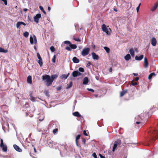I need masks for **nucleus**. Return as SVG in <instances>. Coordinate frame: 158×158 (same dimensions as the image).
Returning a JSON list of instances; mask_svg holds the SVG:
<instances>
[{"label":"nucleus","mask_w":158,"mask_h":158,"mask_svg":"<svg viewBox=\"0 0 158 158\" xmlns=\"http://www.w3.org/2000/svg\"><path fill=\"white\" fill-rule=\"evenodd\" d=\"M42 79L46 82V85L48 86L51 85L53 82V80H52L50 76L48 75L43 76Z\"/></svg>","instance_id":"nucleus-1"},{"label":"nucleus","mask_w":158,"mask_h":158,"mask_svg":"<svg viewBox=\"0 0 158 158\" xmlns=\"http://www.w3.org/2000/svg\"><path fill=\"white\" fill-rule=\"evenodd\" d=\"M108 26L107 27L105 24H103L101 26V28L103 32L106 33L107 35H109L110 34L111 30L110 28H108Z\"/></svg>","instance_id":"nucleus-2"},{"label":"nucleus","mask_w":158,"mask_h":158,"mask_svg":"<svg viewBox=\"0 0 158 158\" xmlns=\"http://www.w3.org/2000/svg\"><path fill=\"white\" fill-rule=\"evenodd\" d=\"M121 143V140L119 139H118L114 143L112 151L114 152L115 151L117 147L120 146Z\"/></svg>","instance_id":"nucleus-3"},{"label":"nucleus","mask_w":158,"mask_h":158,"mask_svg":"<svg viewBox=\"0 0 158 158\" xmlns=\"http://www.w3.org/2000/svg\"><path fill=\"white\" fill-rule=\"evenodd\" d=\"M0 142V147L2 148V150L3 152H6L7 151V147L6 144H4L3 140L2 139H1Z\"/></svg>","instance_id":"nucleus-4"},{"label":"nucleus","mask_w":158,"mask_h":158,"mask_svg":"<svg viewBox=\"0 0 158 158\" xmlns=\"http://www.w3.org/2000/svg\"><path fill=\"white\" fill-rule=\"evenodd\" d=\"M90 51V49L89 48H84L81 54L83 56H85L88 54Z\"/></svg>","instance_id":"nucleus-5"},{"label":"nucleus","mask_w":158,"mask_h":158,"mask_svg":"<svg viewBox=\"0 0 158 158\" xmlns=\"http://www.w3.org/2000/svg\"><path fill=\"white\" fill-rule=\"evenodd\" d=\"M30 41L31 44H36L37 43L36 38L35 36L33 35V36H30Z\"/></svg>","instance_id":"nucleus-6"},{"label":"nucleus","mask_w":158,"mask_h":158,"mask_svg":"<svg viewBox=\"0 0 158 158\" xmlns=\"http://www.w3.org/2000/svg\"><path fill=\"white\" fill-rule=\"evenodd\" d=\"M41 15L40 14H37L34 17V21L37 23H39V19L41 18Z\"/></svg>","instance_id":"nucleus-7"},{"label":"nucleus","mask_w":158,"mask_h":158,"mask_svg":"<svg viewBox=\"0 0 158 158\" xmlns=\"http://www.w3.org/2000/svg\"><path fill=\"white\" fill-rule=\"evenodd\" d=\"M81 74V73L77 70L74 71L72 73V76L74 77L80 76Z\"/></svg>","instance_id":"nucleus-8"},{"label":"nucleus","mask_w":158,"mask_h":158,"mask_svg":"<svg viewBox=\"0 0 158 158\" xmlns=\"http://www.w3.org/2000/svg\"><path fill=\"white\" fill-rule=\"evenodd\" d=\"M56 144L54 142L50 141L48 142V145L50 147L54 148L55 147L54 145H55Z\"/></svg>","instance_id":"nucleus-9"},{"label":"nucleus","mask_w":158,"mask_h":158,"mask_svg":"<svg viewBox=\"0 0 158 158\" xmlns=\"http://www.w3.org/2000/svg\"><path fill=\"white\" fill-rule=\"evenodd\" d=\"M158 6V3L156 2L154 4V5L152 6L151 9V10L152 11H155L157 8Z\"/></svg>","instance_id":"nucleus-10"},{"label":"nucleus","mask_w":158,"mask_h":158,"mask_svg":"<svg viewBox=\"0 0 158 158\" xmlns=\"http://www.w3.org/2000/svg\"><path fill=\"white\" fill-rule=\"evenodd\" d=\"M22 25H23L24 26H25L26 24L24 23L23 22H18L17 23L16 25L17 28H18L19 27Z\"/></svg>","instance_id":"nucleus-11"},{"label":"nucleus","mask_w":158,"mask_h":158,"mask_svg":"<svg viewBox=\"0 0 158 158\" xmlns=\"http://www.w3.org/2000/svg\"><path fill=\"white\" fill-rule=\"evenodd\" d=\"M156 38L155 37L152 38L151 40V44L152 45L155 46L156 45Z\"/></svg>","instance_id":"nucleus-12"},{"label":"nucleus","mask_w":158,"mask_h":158,"mask_svg":"<svg viewBox=\"0 0 158 158\" xmlns=\"http://www.w3.org/2000/svg\"><path fill=\"white\" fill-rule=\"evenodd\" d=\"M27 82L28 83L31 84L32 83V77L31 76L29 75L27 77Z\"/></svg>","instance_id":"nucleus-13"},{"label":"nucleus","mask_w":158,"mask_h":158,"mask_svg":"<svg viewBox=\"0 0 158 158\" xmlns=\"http://www.w3.org/2000/svg\"><path fill=\"white\" fill-rule=\"evenodd\" d=\"M14 148L17 151L19 152H21L22 150L19 148V147L16 144L13 145Z\"/></svg>","instance_id":"nucleus-14"},{"label":"nucleus","mask_w":158,"mask_h":158,"mask_svg":"<svg viewBox=\"0 0 158 158\" xmlns=\"http://www.w3.org/2000/svg\"><path fill=\"white\" fill-rule=\"evenodd\" d=\"M92 55L93 57V58L94 60H98V55L96 54L94 52H92Z\"/></svg>","instance_id":"nucleus-15"},{"label":"nucleus","mask_w":158,"mask_h":158,"mask_svg":"<svg viewBox=\"0 0 158 158\" xmlns=\"http://www.w3.org/2000/svg\"><path fill=\"white\" fill-rule=\"evenodd\" d=\"M143 55H141L139 56H135V59L136 60H140L143 59Z\"/></svg>","instance_id":"nucleus-16"},{"label":"nucleus","mask_w":158,"mask_h":158,"mask_svg":"<svg viewBox=\"0 0 158 158\" xmlns=\"http://www.w3.org/2000/svg\"><path fill=\"white\" fill-rule=\"evenodd\" d=\"M89 82L88 78L87 77H85L84 79L83 84L84 85H86Z\"/></svg>","instance_id":"nucleus-17"},{"label":"nucleus","mask_w":158,"mask_h":158,"mask_svg":"<svg viewBox=\"0 0 158 158\" xmlns=\"http://www.w3.org/2000/svg\"><path fill=\"white\" fill-rule=\"evenodd\" d=\"M73 62L75 63H77L79 62V60L76 57H74L73 59Z\"/></svg>","instance_id":"nucleus-18"},{"label":"nucleus","mask_w":158,"mask_h":158,"mask_svg":"<svg viewBox=\"0 0 158 158\" xmlns=\"http://www.w3.org/2000/svg\"><path fill=\"white\" fill-rule=\"evenodd\" d=\"M144 66L145 68H147L148 65V62L147 58L145 57L144 58Z\"/></svg>","instance_id":"nucleus-19"},{"label":"nucleus","mask_w":158,"mask_h":158,"mask_svg":"<svg viewBox=\"0 0 158 158\" xmlns=\"http://www.w3.org/2000/svg\"><path fill=\"white\" fill-rule=\"evenodd\" d=\"M131 58V56L129 54H127L124 56V59L126 61H128Z\"/></svg>","instance_id":"nucleus-20"},{"label":"nucleus","mask_w":158,"mask_h":158,"mask_svg":"<svg viewBox=\"0 0 158 158\" xmlns=\"http://www.w3.org/2000/svg\"><path fill=\"white\" fill-rule=\"evenodd\" d=\"M129 53L132 57L134 56L135 52L132 48H131L130 49Z\"/></svg>","instance_id":"nucleus-21"},{"label":"nucleus","mask_w":158,"mask_h":158,"mask_svg":"<svg viewBox=\"0 0 158 158\" xmlns=\"http://www.w3.org/2000/svg\"><path fill=\"white\" fill-rule=\"evenodd\" d=\"M73 114L74 116L77 117H79L81 116V115L77 111L74 112L73 113Z\"/></svg>","instance_id":"nucleus-22"},{"label":"nucleus","mask_w":158,"mask_h":158,"mask_svg":"<svg viewBox=\"0 0 158 158\" xmlns=\"http://www.w3.org/2000/svg\"><path fill=\"white\" fill-rule=\"evenodd\" d=\"M8 52L7 50L4 49L0 47V52L3 53H6Z\"/></svg>","instance_id":"nucleus-23"},{"label":"nucleus","mask_w":158,"mask_h":158,"mask_svg":"<svg viewBox=\"0 0 158 158\" xmlns=\"http://www.w3.org/2000/svg\"><path fill=\"white\" fill-rule=\"evenodd\" d=\"M58 77V75L56 74H55L53 75H52L51 77H50L51 78L52 80H53V81L54 79H56Z\"/></svg>","instance_id":"nucleus-24"},{"label":"nucleus","mask_w":158,"mask_h":158,"mask_svg":"<svg viewBox=\"0 0 158 158\" xmlns=\"http://www.w3.org/2000/svg\"><path fill=\"white\" fill-rule=\"evenodd\" d=\"M155 76V73H151V74H150V75H149L148 76V79H151L153 76Z\"/></svg>","instance_id":"nucleus-25"},{"label":"nucleus","mask_w":158,"mask_h":158,"mask_svg":"<svg viewBox=\"0 0 158 158\" xmlns=\"http://www.w3.org/2000/svg\"><path fill=\"white\" fill-rule=\"evenodd\" d=\"M68 77V76H67L66 74H63L60 76L61 79H66Z\"/></svg>","instance_id":"nucleus-26"},{"label":"nucleus","mask_w":158,"mask_h":158,"mask_svg":"<svg viewBox=\"0 0 158 158\" xmlns=\"http://www.w3.org/2000/svg\"><path fill=\"white\" fill-rule=\"evenodd\" d=\"M38 63L40 64V66H42L43 65V62L42 59H39L38 61Z\"/></svg>","instance_id":"nucleus-27"},{"label":"nucleus","mask_w":158,"mask_h":158,"mask_svg":"<svg viewBox=\"0 0 158 158\" xmlns=\"http://www.w3.org/2000/svg\"><path fill=\"white\" fill-rule=\"evenodd\" d=\"M70 46L72 49H75L77 48V46L75 44H71Z\"/></svg>","instance_id":"nucleus-28"},{"label":"nucleus","mask_w":158,"mask_h":158,"mask_svg":"<svg viewBox=\"0 0 158 158\" xmlns=\"http://www.w3.org/2000/svg\"><path fill=\"white\" fill-rule=\"evenodd\" d=\"M29 34L28 32L26 31L23 33V35L25 37L27 38Z\"/></svg>","instance_id":"nucleus-29"},{"label":"nucleus","mask_w":158,"mask_h":158,"mask_svg":"<svg viewBox=\"0 0 158 158\" xmlns=\"http://www.w3.org/2000/svg\"><path fill=\"white\" fill-rule=\"evenodd\" d=\"M39 8L45 14H46V12L44 11V9L43 8V7L41 6H39Z\"/></svg>","instance_id":"nucleus-30"},{"label":"nucleus","mask_w":158,"mask_h":158,"mask_svg":"<svg viewBox=\"0 0 158 158\" xmlns=\"http://www.w3.org/2000/svg\"><path fill=\"white\" fill-rule=\"evenodd\" d=\"M30 97L31 98L30 99L31 101L33 102L35 101L36 98L32 96L31 94L30 95Z\"/></svg>","instance_id":"nucleus-31"},{"label":"nucleus","mask_w":158,"mask_h":158,"mask_svg":"<svg viewBox=\"0 0 158 158\" xmlns=\"http://www.w3.org/2000/svg\"><path fill=\"white\" fill-rule=\"evenodd\" d=\"M104 49L107 53L109 52L110 49L106 47H104Z\"/></svg>","instance_id":"nucleus-32"},{"label":"nucleus","mask_w":158,"mask_h":158,"mask_svg":"<svg viewBox=\"0 0 158 158\" xmlns=\"http://www.w3.org/2000/svg\"><path fill=\"white\" fill-rule=\"evenodd\" d=\"M126 93V92L124 91H122V92H121L120 93V97H122Z\"/></svg>","instance_id":"nucleus-33"},{"label":"nucleus","mask_w":158,"mask_h":158,"mask_svg":"<svg viewBox=\"0 0 158 158\" xmlns=\"http://www.w3.org/2000/svg\"><path fill=\"white\" fill-rule=\"evenodd\" d=\"M56 56L55 55H54L52 59V62L53 63H55L56 62Z\"/></svg>","instance_id":"nucleus-34"},{"label":"nucleus","mask_w":158,"mask_h":158,"mask_svg":"<svg viewBox=\"0 0 158 158\" xmlns=\"http://www.w3.org/2000/svg\"><path fill=\"white\" fill-rule=\"evenodd\" d=\"M64 43L65 44H69V46H70V44H71V43L69 41H64Z\"/></svg>","instance_id":"nucleus-35"},{"label":"nucleus","mask_w":158,"mask_h":158,"mask_svg":"<svg viewBox=\"0 0 158 158\" xmlns=\"http://www.w3.org/2000/svg\"><path fill=\"white\" fill-rule=\"evenodd\" d=\"M79 71L80 72H84V69L83 68H81V67H80L79 68Z\"/></svg>","instance_id":"nucleus-36"},{"label":"nucleus","mask_w":158,"mask_h":158,"mask_svg":"<svg viewBox=\"0 0 158 158\" xmlns=\"http://www.w3.org/2000/svg\"><path fill=\"white\" fill-rule=\"evenodd\" d=\"M81 136L80 135H78L76 137V141H77L78 139H79Z\"/></svg>","instance_id":"nucleus-37"},{"label":"nucleus","mask_w":158,"mask_h":158,"mask_svg":"<svg viewBox=\"0 0 158 158\" xmlns=\"http://www.w3.org/2000/svg\"><path fill=\"white\" fill-rule=\"evenodd\" d=\"M50 49L52 52H54L55 51V48L53 46H51Z\"/></svg>","instance_id":"nucleus-38"},{"label":"nucleus","mask_w":158,"mask_h":158,"mask_svg":"<svg viewBox=\"0 0 158 158\" xmlns=\"http://www.w3.org/2000/svg\"><path fill=\"white\" fill-rule=\"evenodd\" d=\"M72 82H71L69 83V85L67 87V88H69L72 87Z\"/></svg>","instance_id":"nucleus-39"},{"label":"nucleus","mask_w":158,"mask_h":158,"mask_svg":"<svg viewBox=\"0 0 158 158\" xmlns=\"http://www.w3.org/2000/svg\"><path fill=\"white\" fill-rule=\"evenodd\" d=\"M37 57L39 59H42L40 56V54L39 53H37Z\"/></svg>","instance_id":"nucleus-40"},{"label":"nucleus","mask_w":158,"mask_h":158,"mask_svg":"<svg viewBox=\"0 0 158 158\" xmlns=\"http://www.w3.org/2000/svg\"><path fill=\"white\" fill-rule=\"evenodd\" d=\"M92 156L94 158H97V156L95 153H93Z\"/></svg>","instance_id":"nucleus-41"},{"label":"nucleus","mask_w":158,"mask_h":158,"mask_svg":"<svg viewBox=\"0 0 158 158\" xmlns=\"http://www.w3.org/2000/svg\"><path fill=\"white\" fill-rule=\"evenodd\" d=\"M87 89L88 91H90V92H94V89H92L87 88Z\"/></svg>","instance_id":"nucleus-42"},{"label":"nucleus","mask_w":158,"mask_h":158,"mask_svg":"<svg viewBox=\"0 0 158 158\" xmlns=\"http://www.w3.org/2000/svg\"><path fill=\"white\" fill-rule=\"evenodd\" d=\"M65 49L69 51H70L71 50V48L69 47H67L65 48Z\"/></svg>","instance_id":"nucleus-43"},{"label":"nucleus","mask_w":158,"mask_h":158,"mask_svg":"<svg viewBox=\"0 0 158 158\" xmlns=\"http://www.w3.org/2000/svg\"><path fill=\"white\" fill-rule=\"evenodd\" d=\"M74 40L80 42L81 41L80 40L79 38H74Z\"/></svg>","instance_id":"nucleus-44"},{"label":"nucleus","mask_w":158,"mask_h":158,"mask_svg":"<svg viewBox=\"0 0 158 158\" xmlns=\"http://www.w3.org/2000/svg\"><path fill=\"white\" fill-rule=\"evenodd\" d=\"M131 84L133 85H137V83L136 82H134L133 81H132L131 82Z\"/></svg>","instance_id":"nucleus-45"},{"label":"nucleus","mask_w":158,"mask_h":158,"mask_svg":"<svg viewBox=\"0 0 158 158\" xmlns=\"http://www.w3.org/2000/svg\"><path fill=\"white\" fill-rule=\"evenodd\" d=\"M4 2V4L6 5L7 4V1L6 0H2Z\"/></svg>","instance_id":"nucleus-46"},{"label":"nucleus","mask_w":158,"mask_h":158,"mask_svg":"<svg viewBox=\"0 0 158 158\" xmlns=\"http://www.w3.org/2000/svg\"><path fill=\"white\" fill-rule=\"evenodd\" d=\"M58 131L57 129H55L53 130V132L54 133H56Z\"/></svg>","instance_id":"nucleus-47"},{"label":"nucleus","mask_w":158,"mask_h":158,"mask_svg":"<svg viewBox=\"0 0 158 158\" xmlns=\"http://www.w3.org/2000/svg\"><path fill=\"white\" fill-rule=\"evenodd\" d=\"M83 133L84 135H85V136H87L88 135L86 133V131H85V130H84L83 131Z\"/></svg>","instance_id":"nucleus-48"},{"label":"nucleus","mask_w":158,"mask_h":158,"mask_svg":"<svg viewBox=\"0 0 158 158\" xmlns=\"http://www.w3.org/2000/svg\"><path fill=\"white\" fill-rule=\"evenodd\" d=\"M45 94L46 95L48 96V97H49V95L48 93V92L47 91H45Z\"/></svg>","instance_id":"nucleus-49"},{"label":"nucleus","mask_w":158,"mask_h":158,"mask_svg":"<svg viewBox=\"0 0 158 158\" xmlns=\"http://www.w3.org/2000/svg\"><path fill=\"white\" fill-rule=\"evenodd\" d=\"M139 9V6H137L136 8V10L137 13H138Z\"/></svg>","instance_id":"nucleus-50"},{"label":"nucleus","mask_w":158,"mask_h":158,"mask_svg":"<svg viewBox=\"0 0 158 158\" xmlns=\"http://www.w3.org/2000/svg\"><path fill=\"white\" fill-rule=\"evenodd\" d=\"M99 155L101 158H105V157L102 156L101 154H99Z\"/></svg>","instance_id":"nucleus-51"},{"label":"nucleus","mask_w":158,"mask_h":158,"mask_svg":"<svg viewBox=\"0 0 158 158\" xmlns=\"http://www.w3.org/2000/svg\"><path fill=\"white\" fill-rule=\"evenodd\" d=\"M139 79V77H136L135 78V81H138Z\"/></svg>","instance_id":"nucleus-52"},{"label":"nucleus","mask_w":158,"mask_h":158,"mask_svg":"<svg viewBox=\"0 0 158 158\" xmlns=\"http://www.w3.org/2000/svg\"><path fill=\"white\" fill-rule=\"evenodd\" d=\"M133 75H134L135 76H138V74L137 73H133Z\"/></svg>","instance_id":"nucleus-53"},{"label":"nucleus","mask_w":158,"mask_h":158,"mask_svg":"<svg viewBox=\"0 0 158 158\" xmlns=\"http://www.w3.org/2000/svg\"><path fill=\"white\" fill-rule=\"evenodd\" d=\"M51 10V8L49 6H48V11H50Z\"/></svg>","instance_id":"nucleus-54"},{"label":"nucleus","mask_w":158,"mask_h":158,"mask_svg":"<svg viewBox=\"0 0 158 158\" xmlns=\"http://www.w3.org/2000/svg\"><path fill=\"white\" fill-rule=\"evenodd\" d=\"M136 123L137 124H139V123H140V122H138V121H137V122H136Z\"/></svg>","instance_id":"nucleus-55"},{"label":"nucleus","mask_w":158,"mask_h":158,"mask_svg":"<svg viewBox=\"0 0 158 158\" xmlns=\"http://www.w3.org/2000/svg\"><path fill=\"white\" fill-rule=\"evenodd\" d=\"M112 69L111 68H110L109 69V71L110 72H111L112 71Z\"/></svg>","instance_id":"nucleus-56"},{"label":"nucleus","mask_w":158,"mask_h":158,"mask_svg":"<svg viewBox=\"0 0 158 158\" xmlns=\"http://www.w3.org/2000/svg\"><path fill=\"white\" fill-rule=\"evenodd\" d=\"M87 64V65H88V66H89V65H90L91 64V63H90V62H89V63H88Z\"/></svg>","instance_id":"nucleus-57"},{"label":"nucleus","mask_w":158,"mask_h":158,"mask_svg":"<svg viewBox=\"0 0 158 158\" xmlns=\"http://www.w3.org/2000/svg\"><path fill=\"white\" fill-rule=\"evenodd\" d=\"M83 141L84 143V144H85V139H83Z\"/></svg>","instance_id":"nucleus-58"},{"label":"nucleus","mask_w":158,"mask_h":158,"mask_svg":"<svg viewBox=\"0 0 158 158\" xmlns=\"http://www.w3.org/2000/svg\"><path fill=\"white\" fill-rule=\"evenodd\" d=\"M61 89V87H58V88L57 89L58 90H60Z\"/></svg>","instance_id":"nucleus-59"},{"label":"nucleus","mask_w":158,"mask_h":158,"mask_svg":"<svg viewBox=\"0 0 158 158\" xmlns=\"http://www.w3.org/2000/svg\"><path fill=\"white\" fill-rule=\"evenodd\" d=\"M43 119H43H43H39V120L40 121H43Z\"/></svg>","instance_id":"nucleus-60"},{"label":"nucleus","mask_w":158,"mask_h":158,"mask_svg":"<svg viewBox=\"0 0 158 158\" xmlns=\"http://www.w3.org/2000/svg\"><path fill=\"white\" fill-rule=\"evenodd\" d=\"M34 151H35V152H36V149H35V148H34Z\"/></svg>","instance_id":"nucleus-61"},{"label":"nucleus","mask_w":158,"mask_h":158,"mask_svg":"<svg viewBox=\"0 0 158 158\" xmlns=\"http://www.w3.org/2000/svg\"><path fill=\"white\" fill-rule=\"evenodd\" d=\"M76 143L77 146H78V145L77 141H76Z\"/></svg>","instance_id":"nucleus-62"},{"label":"nucleus","mask_w":158,"mask_h":158,"mask_svg":"<svg viewBox=\"0 0 158 158\" xmlns=\"http://www.w3.org/2000/svg\"><path fill=\"white\" fill-rule=\"evenodd\" d=\"M114 10L116 11V12H117V10L116 9H115V8H114Z\"/></svg>","instance_id":"nucleus-63"},{"label":"nucleus","mask_w":158,"mask_h":158,"mask_svg":"<svg viewBox=\"0 0 158 158\" xmlns=\"http://www.w3.org/2000/svg\"><path fill=\"white\" fill-rule=\"evenodd\" d=\"M34 49H35V50H36V47L35 46H34Z\"/></svg>","instance_id":"nucleus-64"}]
</instances>
